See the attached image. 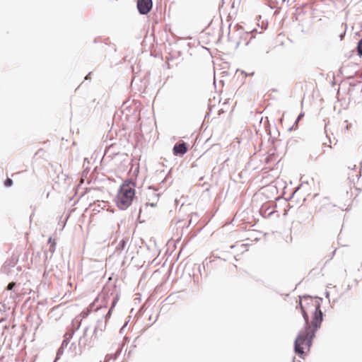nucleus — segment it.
Segmentation results:
<instances>
[{
    "mask_svg": "<svg viewBox=\"0 0 362 362\" xmlns=\"http://www.w3.org/2000/svg\"><path fill=\"white\" fill-rule=\"evenodd\" d=\"M107 322L106 320H104L103 318H100L97 320L96 325L94 327V330L93 332V339H97L98 340L102 336L103 332L106 329Z\"/></svg>",
    "mask_w": 362,
    "mask_h": 362,
    "instance_id": "7",
    "label": "nucleus"
},
{
    "mask_svg": "<svg viewBox=\"0 0 362 362\" xmlns=\"http://www.w3.org/2000/svg\"><path fill=\"white\" fill-rule=\"evenodd\" d=\"M89 327H86L83 335L80 337L78 340V348H79V353L78 355H81L83 351L88 348H91L95 346V342L98 341L97 339H93V335L92 334L90 339H87V332L88 330Z\"/></svg>",
    "mask_w": 362,
    "mask_h": 362,
    "instance_id": "5",
    "label": "nucleus"
},
{
    "mask_svg": "<svg viewBox=\"0 0 362 362\" xmlns=\"http://www.w3.org/2000/svg\"><path fill=\"white\" fill-rule=\"evenodd\" d=\"M321 325L322 315L321 313H318L314 316L311 323L304 324L303 329H301L298 334L294 341V351L300 358H303L305 354L303 346L310 349L315 333L320 328Z\"/></svg>",
    "mask_w": 362,
    "mask_h": 362,
    "instance_id": "1",
    "label": "nucleus"
},
{
    "mask_svg": "<svg viewBox=\"0 0 362 362\" xmlns=\"http://www.w3.org/2000/svg\"><path fill=\"white\" fill-rule=\"evenodd\" d=\"M8 264V265L9 267H14V265H15V263H14V262H9V263H8L7 262H5V264ZM4 267H6V265H4Z\"/></svg>",
    "mask_w": 362,
    "mask_h": 362,
    "instance_id": "25",
    "label": "nucleus"
},
{
    "mask_svg": "<svg viewBox=\"0 0 362 362\" xmlns=\"http://www.w3.org/2000/svg\"><path fill=\"white\" fill-rule=\"evenodd\" d=\"M69 344V341L64 339L60 347H63V349H65L68 346Z\"/></svg>",
    "mask_w": 362,
    "mask_h": 362,
    "instance_id": "19",
    "label": "nucleus"
},
{
    "mask_svg": "<svg viewBox=\"0 0 362 362\" xmlns=\"http://www.w3.org/2000/svg\"><path fill=\"white\" fill-rule=\"evenodd\" d=\"M55 250V243H54L52 244L49 247V252L51 253V255L53 254V252Z\"/></svg>",
    "mask_w": 362,
    "mask_h": 362,
    "instance_id": "20",
    "label": "nucleus"
},
{
    "mask_svg": "<svg viewBox=\"0 0 362 362\" xmlns=\"http://www.w3.org/2000/svg\"><path fill=\"white\" fill-rule=\"evenodd\" d=\"M286 0H281L282 3H284Z\"/></svg>",
    "mask_w": 362,
    "mask_h": 362,
    "instance_id": "36",
    "label": "nucleus"
},
{
    "mask_svg": "<svg viewBox=\"0 0 362 362\" xmlns=\"http://www.w3.org/2000/svg\"><path fill=\"white\" fill-rule=\"evenodd\" d=\"M213 256H214V257H215V258H218V259L220 258L219 257L216 256L214 254L213 255Z\"/></svg>",
    "mask_w": 362,
    "mask_h": 362,
    "instance_id": "30",
    "label": "nucleus"
},
{
    "mask_svg": "<svg viewBox=\"0 0 362 362\" xmlns=\"http://www.w3.org/2000/svg\"><path fill=\"white\" fill-rule=\"evenodd\" d=\"M13 182L12 180V179L7 177L4 182V185L6 187H10L13 185Z\"/></svg>",
    "mask_w": 362,
    "mask_h": 362,
    "instance_id": "17",
    "label": "nucleus"
},
{
    "mask_svg": "<svg viewBox=\"0 0 362 362\" xmlns=\"http://www.w3.org/2000/svg\"><path fill=\"white\" fill-rule=\"evenodd\" d=\"M356 49L358 55L362 57V37L358 42Z\"/></svg>",
    "mask_w": 362,
    "mask_h": 362,
    "instance_id": "13",
    "label": "nucleus"
},
{
    "mask_svg": "<svg viewBox=\"0 0 362 362\" xmlns=\"http://www.w3.org/2000/svg\"><path fill=\"white\" fill-rule=\"evenodd\" d=\"M304 116V113L301 112L299 114V115L298 116V117L296 118L295 122H294V124L293 125L292 127H291L289 129V130L291 131L295 126L296 127L295 128H297L298 127V124L299 122V121L301 119V118Z\"/></svg>",
    "mask_w": 362,
    "mask_h": 362,
    "instance_id": "16",
    "label": "nucleus"
},
{
    "mask_svg": "<svg viewBox=\"0 0 362 362\" xmlns=\"http://www.w3.org/2000/svg\"><path fill=\"white\" fill-rule=\"evenodd\" d=\"M323 146H328L329 148H332V146L331 145H327V144L326 142L323 143Z\"/></svg>",
    "mask_w": 362,
    "mask_h": 362,
    "instance_id": "28",
    "label": "nucleus"
},
{
    "mask_svg": "<svg viewBox=\"0 0 362 362\" xmlns=\"http://www.w3.org/2000/svg\"><path fill=\"white\" fill-rule=\"evenodd\" d=\"M188 151L187 144L184 142L176 143L173 148V154L175 156H182Z\"/></svg>",
    "mask_w": 362,
    "mask_h": 362,
    "instance_id": "8",
    "label": "nucleus"
},
{
    "mask_svg": "<svg viewBox=\"0 0 362 362\" xmlns=\"http://www.w3.org/2000/svg\"><path fill=\"white\" fill-rule=\"evenodd\" d=\"M170 172L168 173V174L165 176V177L160 182V185H161L160 187H163V185H165V182H168V186L170 185V184H171L173 182V179L172 177L170 176Z\"/></svg>",
    "mask_w": 362,
    "mask_h": 362,
    "instance_id": "12",
    "label": "nucleus"
},
{
    "mask_svg": "<svg viewBox=\"0 0 362 362\" xmlns=\"http://www.w3.org/2000/svg\"><path fill=\"white\" fill-rule=\"evenodd\" d=\"M64 349H63V347H59L57 351V354H56V358L54 361V362H56L57 360H59L60 358V357L63 355L64 354Z\"/></svg>",
    "mask_w": 362,
    "mask_h": 362,
    "instance_id": "14",
    "label": "nucleus"
},
{
    "mask_svg": "<svg viewBox=\"0 0 362 362\" xmlns=\"http://www.w3.org/2000/svg\"><path fill=\"white\" fill-rule=\"evenodd\" d=\"M292 362H295V357H293Z\"/></svg>",
    "mask_w": 362,
    "mask_h": 362,
    "instance_id": "33",
    "label": "nucleus"
},
{
    "mask_svg": "<svg viewBox=\"0 0 362 362\" xmlns=\"http://www.w3.org/2000/svg\"><path fill=\"white\" fill-rule=\"evenodd\" d=\"M149 191H150V194L148 196L151 197L150 198H148L149 200H152V201H158V198H159V196H160V194L159 193H156V191L157 189L153 188V190L151 191V188L149 187L148 188Z\"/></svg>",
    "mask_w": 362,
    "mask_h": 362,
    "instance_id": "11",
    "label": "nucleus"
},
{
    "mask_svg": "<svg viewBox=\"0 0 362 362\" xmlns=\"http://www.w3.org/2000/svg\"><path fill=\"white\" fill-rule=\"evenodd\" d=\"M344 122L346 124L344 127V129L348 130L351 127V124H349L347 120H345Z\"/></svg>",
    "mask_w": 362,
    "mask_h": 362,
    "instance_id": "22",
    "label": "nucleus"
},
{
    "mask_svg": "<svg viewBox=\"0 0 362 362\" xmlns=\"http://www.w3.org/2000/svg\"><path fill=\"white\" fill-rule=\"evenodd\" d=\"M322 298L320 297L313 298L310 296H305L303 300L300 299L296 305V309L300 308L302 316L305 321L304 324H308L309 322V313H313L312 320L314 316L318 313H321L322 322L323 321V313L321 310V303Z\"/></svg>",
    "mask_w": 362,
    "mask_h": 362,
    "instance_id": "2",
    "label": "nucleus"
},
{
    "mask_svg": "<svg viewBox=\"0 0 362 362\" xmlns=\"http://www.w3.org/2000/svg\"><path fill=\"white\" fill-rule=\"evenodd\" d=\"M142 210H143V207H142V206H141V207L139 208V214L142 211Z\"/></svg>",
    "mask_w": 362,
    "mask_h": 362,
    "instance_id": "29",
    "label": "nucleus"
},
{
    "mask_svg": "<svg viewBox=\"0 0 362 362\" xmlns=\"http://www.w3.org/2000/svg\"><path fill=\"white\" fill-rule=\"evenodd\" d=\"M83 82H84V81L81 82V83L78 86H81L82 84H83ZM79 88V87H78L77 88Z\"/></svg>",
    "mask_w": 362,
    "mask_h": 362,
    "instance_id": "32",
    "label": "nucleus"
},
{
    "mask_svg": "<svg viewBox=\"0 0 362 362\" xmlns=\"http://www.w3.org/2000/svg\"><path fill=\"white\" fill-rule=\"evenodd\" d=\"M47 253H48V251H45V262H46V260L48 258V255H47Z\"/></svg>",
    "mask_w": 362,
    "mask_h": 362,
    "instance_id": "27",
    "label": "nucleus"
},
{
    "mask_svg": "<svg viewBox=\"0 0 362 362\" xmlns=\"http://www.w3.org/2000/svg\"><path fill=\"white\" fill-rule=\"evenodd\" d=\"M336 250L332 252V256L335 254Z\"/></svg>",
    "mask_w": 362,
    "mask_h": 362,
    "instance_id": "31",
    "label": "nucleus"
},
{
    "mask_svg": "<svg viewBox=\"0 0 362 362\" xmlns=\"http://www.w3.org/2000/svg\"><path fill=\"white\" fill-rule=\"evenodd\" d=\"M325 134H326V136H327V139H328V140H329V143H331V142H332V141H331V139H330L329 136H328V134H327V124H325Z\"/></svg>",
    "mask_w": 362,
    "mask_h": 362,
    "instance_id": "23",
    "label": "nucleus"
},
{
    "mask_svg": "<svg viewBox=\"0 0 362 362\" xmlns=\"http://www.w3.org/2000/svg\"><path fill=\"white\" fill-rule=\"evenodd\" d=\"M157 202H158V201H153L151 203H149V202H146L145 203L144 206H145V207H146H146H148V206H152V207H154V206H156Z\"/></svg>",
    "mask_w": 362,
    "mask_h": 362,
    "instance_id": "18",
    "label": "nucleus"
},
{
    "mask_svg": "<svg viewBox=\"0 0 362 362\" xmlns=\"http://www.w3.org/2000/svg\"><path fill=\"white\" fill-rule=\"evenodd\" d=\"M116 295H118V293L116 292V287L115 286H105L103 288L102 292L98 297V300H100L101 308H107L109 302H112V299L114 296Z\"/></svg>",
    "mask_w": 362,
    "mask_h": 362,
    "instance_id": "4",
    "label": "nucleus"
},
{
    "mask_svg": "<svg viewBox=\"0 0 362 362\" xmlns=\"http://www.w3.org/2000/svg\"><path fill=\"white\" fill-rule=\"evenodd\" d=\"M90 74H91V72H89L85 77L84 78V81H90Z\"/></svg>",
    "mask_w": 362,
    "mask_h": 362,
    "instance_id": "24",
    "label": "nucleus"
},
{
    "mask_svg": "<svg viewBox=\"0 0 362 362\" xmlns=\"http://www.w3.org/2000/svg\"><path fill=\"white\" fill-rule=\"evenodd\" d=\"M79 327H80V325H78V326L76 327V330H78V329H79Z\"/></svg>",
    "mask_w": 362,
    "mask_h": 362,
    "instance_id": "35",
    "label": "nucleus"
},
{
    "mask_svg": "<svg viewBox=\"0 0 362 362\" xmlns=\"http://www.w3.org/2000/svg\"><path fill=\"white\" fill-rule=\"evenodd\" d=\"M129 242V239L127 238H122L119 242L117 243L116 246V251L118 252H122L125 250L127 247V243Z\"/></svg>",
    "mask_w": 362,
    "mask_h": 362,
    "instance_id": "10",
    "label": "nucleus"
},
{
    "mask_svg": "<svg viewBox=\"0 0 362 362\" xmlns=\"http://www.w3.org/2000/svg\"><path fill=\"white\" fill-rule=\"evenodd\" d=\"M119 300V296L117 295H116L115 296L113 297V298L112 299V302H111V305H110V308L108 310V312L105 314V316L102 317L101 318H103L104 320H106V322H107V320L110 318V316H111V314H112V310L114 309V308L115 307L116 304L117 303Z\"/></svg>",
    "mask_w": 362,
    "mask_h": 362,
    "instance_id": "9",
    "label": "nucleus"
},
{
    "mask_svg": "<svg viewBox=\"0 0 362 362\" xmlns=\"http://www.w3.org/2000/svg\"><path fill=\"white\" fill-rule=\"evenodd\" d=\"M274 211H270L267 215H266V211L263 214L262 211V209L260 210V213L262 214V216L264 217H266V216H270L271 215H272L274 214Z\"/></svg>",
    "mask_w": 362,
    "mask_h": 362,
    "instance_id": "21",
    "label": "nucleus"
},
{
    "mask_svg": "<svg viewBox=\"0 0 362 362\" xmlns=\"http://www.w3.org/2000/svg\"><path fill=\"white\" fill-rule=\"evenodd\" d=\"M74 332L75 331H69V332H66L64 335V339L68 340L70 341L71 339H72L74 334Z\"/></svg>",
    "mask_w": 362,
    "mask_h": 362,
    "instance_id": "15",
    "label": "nucleus"
},
{
    "mask_svg": "<svg viewBox=\"0 0 362 362\" xmlns=\"http://www.w3.org/2000/svg\"><path fill=\"white\" fill-rule=\"evenodd\" d=\"M345 34H346V31H344V33H341V34L339 35V37H340V40H343V38H344V36H345Z\"/></svg>",
    "mask_w": 362,
    "mask_h": 362,
    "instance_id": "26",
    "label": "nucleus"
},
{
    "mask_svg": "<svg viewBox=\"0 0 362 362\" xmlns=\"http://www.w3.org/2000/svg\"><path fill=\"white\" fill-rule=\"evenodd\" d=\"M136 183L126 179L119 187L115 199L116 204L120 210H126L132 204L135 197Z\"/></svg>",
    "mask_w": 362,
    "mask_h": 362,
    "instance_id": "3",
    "label": "nucleus"
},
{
    "mask_svg": "<svg viewBox=\"0 0 362 362\" xmlns=\"http://www.w3.org/2000/svg\"><path fill=\"white\" fill-rule=\"evenodd\" d=\"M152 0H137L136 8L141 15L148 14L152 9Z\"/></svg>",
    "mask_w": 362,
    "mask_h": 362,
    "instance_id": "6",
    "label": "nucleus"
},
{
    "mask_svg": "<svg viewBox=\"0 0 362 362\" xmlns=\"http://www.w3.org/2000/svg\"><path fill=\"white\" fill-rule=\"evenodd\" d=\"M356 168V165H354V167H352V169L354 170Z\"/></svg>",
    "mask_w": 362,
    "mask_h": 362,
    "instance_id": "34",
    "label": "nucleus"
}]
</instances>
